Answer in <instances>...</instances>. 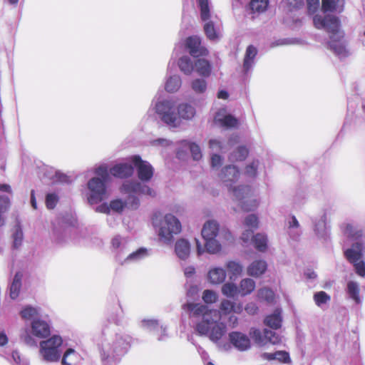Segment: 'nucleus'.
<instances>
[{"mask_svg": "<svg viewBox=\"0 0 365 365\" xmlns=\"http://www.w3.org/2000/svg\"><path fill=\"white\" fill-rule=\"evenodd\" d=\"M183 309L192 312L194 316H201V319L195 324V331L201 336H207L220 350L230 351L235 348L243 352L251 349L250 336L241 331H231L228 334L229 342L222 341L227 332V327L221 322L222 316L219 310L209 309L207 306L200 303H187L183 305Z\"/></svg>", "mask_w": 365, "mask_h": 365, "instance_id": "obj_1", "label": "nucleus"}, {"mask_svg": "<svg viewBox=\"0 0 365 365\" xmlns=\"http://www.w3.org/2000/svg\"><path fill=\"white\" fill-rule=\"evenodd\" d=\"M239 173L235 166L225 165L222 169L220 178L228 188L232 200L237 207L245 212L252 211L259 205L256 197L255 190L249 185H235Z\"/></svg>", "mask_w": 365, "mask_h": 365, "instance_id": "obj_2", "label": "nucleus"}, {"mask_svg": "<svg viewBox=\"0 0 365 365\" xmlns=\"http://www.w3.org/2000/svg\"><path fill=\"white\" fill-rule=\"evenodd\" d=\"M178 205L170 206L171 212H155L151 217V223L159 240L164 244L170 245L175 235L182 232V224L174 213L180 212Z\"/></svg>", "mask_w": 365, "mask_h": 365, "instance_id": "obj_3", "label": "nucleus"}, {"mask_svg": "<svg viewBox=\"0 0 365 365\" xmlns=\"http://www.w3.org/2000/svg\"><path fill=\"white\" fill-rule=\"evenodd\" d=\"M313 23L317 29H324L330 34L329 46L336 53H340L344 50V46L341 45L337 46L335 43L344 37V35L340 32V21L338 17L332 15L324 16L316 15L313 18Z\"/></svg>", "mask_w": 365, "mask_h": 365, "instance_id": "obj_4", "label": "nucleus"}, {"mask_svg": "<svg viewBox=\"0 0 365 365\" xmlns=\"http://www.w3.org/2000/svg\"><path fill=\"white\" fill-rule=\"evenodd\" d=\"M108 179V172L106 168L100 167L96 170V176L88 182V201L91 205L97 204L108 197L106 183Z\"/></svg>", "mask_w": 365, "mask_h": 365, "instance_id": "obj_5", "label": "nucleus"}, {"mask_svg": "<svg viewBox=\"0 0 365 365\" xmlns=\"http://www.w3.org/2000/svg\"><path fill=\"white\" fill-rule=\"evenodd\" d=\"M63 339L59 335H53L39 343L38 354L47 363L58 362L62 355Z\"/></svg>", "mask_w": 365, "mask_h": 365, "instance_id": "obj_6", "label": "nucleus"}, {"mask_svg": "<svg viewBox=\"0 0 365 365\" xmlns=\"http://www.w3.org/2000/svg\"><path fill=\"white\" fill-rule=\"evenodd\" d=\"M51 334V325L49 323L42 319L35 318L30 324L29 333L21 335V340L28 346L36 345V341L33 337L37 339H46Z\"/></svg>", "mask_w": 365, "mask_h": 365, "instance_id": "obj_7", "label": "nucleus"}, {"mask_svg": "<svg viewBox=\"0 0 365 365\" xmlns=\"http://www.w3.org/2000/svg\"><path fill=\"white\" fill-rule=\"evenodd\" d=\"M201 235L203 239L219 237L224 238L225 241H232L231 232L227 230L220 229V224L214 220H209L204 223Z\"/></svg>", "mask_w": 365, "mask_h": 365, "instance_id": "obj_8", "label": "nucleus"}, {"mask_svg": "<svg viewBox=\"0 0 365 365\" xmlns=\"http://www.w3.org/2000/svg\"><path fill=\"white\" fill-rule=\"evenodd\" d=\"M363 246L359 242H356L345 252L346 259L354 264L355 271L360 277H365V263L361 260Z\"/></svg>", "mask_w": 365, "mask_h": 365, "instance_id": "obj_9", "label": "nucleus"}, {"mask_svg": "<svg viewBox=\"0 0 365 365\" xmlns=\"http://www.w3.org/2000/svg\"><path fill=\"white\" fill-rule=\"evenodd\" d=\"M123 192L132 195H141L154 197L156 196V192L149 185L140 183L138 181H126L122 187Z\"/></svg>", "mask_w": 365, "mask_h": 365, "instance_id": "obj_10", "label": "nucleus"}, {"mask_svg": "<svg viewBox=\"0 0 365 365\" xmlns=\"http://www.w3.org/2000/svg\"><path fill=\"white\" fill-rule=\"evenodd\" d=\"M185 48L194 58L205 56L208 54V50L201 43V39L197 36H190L185 39Z\"/></svg>", "mask_w": 365, "mask_h": 365, "instance_id": "obj_11", "label": "nucleus"}, {"mask_svg": "<svg viewBox=\"0 0 365 365\" xmlns=\"http://www.w3.org/2000/svg\"><path fill=\"white\" fill-rule=\"evenodd\" d=\"M156 112L160 115L162 120L168 125L176 127L178 117L169 101H163L157 103Z\"/></svg>", "mask_w": 365, "mask_h": 365, "instance_id": "obj_12", "label": "nucleus"}, {"mask_svg": "<svg viewBox=\"0 0 365 365\" xmlns=\"http://www.w3.org/2000/svg\"><path fill=\"white\" fill-rule=\"evenodd\" d=\"M205 279L207 283L211 285H220L223 284L227 279V271L224 267L220 266H211L207 272Z\"/></svg>", "mask_w": 365, "mask_h": 365, "instance_id": "obj_13", "label": "nucleus"}, {"mask_svg": "<svg viewBox=\"0 0 365 365\" xmlns=\"http://www.w3.org/2000/svg\"><path fill=\"white\" fill-rule=\"evenodd\" d=\"M267 269V263L264 259H256L252 262L246 269L248 276L259 277L263 275Z\"/></svg>", "mask_w": 365, "mask_h": 365, "instance_id": "obj_14", "label": "nucleus"}, {"mask_svg": "<svg viewBox=\"0 0 365 365\" xmlns=\"http://www.w3.org/2000/svg\"><path fill=\"white\" fill-rule=\"evenodd\" d=\"M227 271V277L230 280L240 277L244 272L243 264L237 260H228L225 264L224 267Z\"/></svg>", "mask_w": 365, "mask_h": 365, "instance_id": "obj_15", "label": "nucleus"}, {"mask_svg": "<svg viewBox=\"0 0 365 365\" xmlns=\"http://www.w3.org/2000/svg\"><path fill=\"white\" fill-rule=\"evenodd\" d=\"M178 143L180 145V148L177 152L178 157L180 156L181 153L184 151V149H188L192 154V160H200L202 158L200 148L195 143L190 142L187 140H182Z\"/></svg>", "mask_w": 365, "mask_h": 365, "instance_id": "obj_16", "label": "nucleus"}, {"mask_svg": "<svg viewBox=\"0 0 365 365\" xmlns=\"http://www.w3.org/2000/svg\"><path fill=\"white\" fill-rule=\"evenodd\" d=\"M140 204V200L138 197H130L127 202H124L120 199L113 200L110 202V210L114 212H120L123 210L124 207L128 205L132 209H136Z\"/></svg>", "mask_w": 365, "mask_h": 365, "instance_id": "obj_17", "label": "nucleus"}, {"mask_svg": "<svg viewBox=\"0 0 365 365\" xmlns=\"http://www.w3.org/2000/svg\"><path fill=\"white\" fill-rule=\"evenodd\" d=\"M138 178L143 181L150 180L153 175V168L148 161H134Z\"/></svg>", "mask_w": 365, "mask_h": 365, "instance_id": "obj_18", "label": "nucleus"}, {"mask_svg": "<svg viewBox=\"0 0 365 365\" xmlns=\"http://www.w3.org/2000/svg\"><path fill=\"white\" fill-rule=\"evenodd\" d=\"M175 253L177 257L182 260L187 259L190 254V244L188 240L180 238L175 244Z\"/></svg>", "mask_w": 365, "mask_h": 365, "instance_id": "obj_19", "label": "nucleus"}, {"mask_svg": "<svg viewBox=\"0 0 365 365\" xmlns=\"http://www.w3.org/2000/svg\"><path fill=\"white\" fill-rule=\"evenodd\" d=\"M203 240H205L206 252L212 255L219 253L222 250V244L229 242L225 241L224 238H220L219 237H210Z\"/></svg>", "mask_w": 365, "mask_h": 365, "instance_id": "obj_20", "label": "nucleus"}, {"mask_svg": "<svg viewBox=\"0 0 365 365\" xmlns=\"http://www.w3.org/2000/svg\"><path fill=\"white\" fill-rule=\"evenodd\" d=\"M237 285L239 295L241 297L251 294L256 288L255 281L250 277L242 279Z\"/></svg>", "mask_w": 365, "mask_h": 365, "instance_id": "obj_21", "label": "nucleus"}, {"mask_svg": "<svg viewBox=\"0 0 365 365\" xmlns=\"http://www.w3.org/2000/svg\"><path fill=\"white\" fill-rule=\"evenodd\" d=\"M260 357L264 360H276L281 363L290 364L291 359L288 352L285 351H277L274 353L264 352L261 354Z\"/></svg>", "mask_w": 365, "mask_h": 365, "instance_id": "obj_22", "label": "nucleus"}, {"mask_svg": "<svg viewBox=\"0 0 365 365\" xmlns=\"http://www.w3.org/2000/svg\"><path fill=\"white\" fill-rule=\"evenodd\" d=\"M344 0H322V10L324 12L336 11L341 13L344 11Z\"/></svg>", "mask_w": 365, "mask_h": 365, "instance_id": "obj_23", "label": "nucleus"}, {"mask_svg": "<svg viewBox=\"0 0 365 365\" xmlns=\"http://www.w3.org/2000/svg\"><path fill=\"white\" fill-rule=\"evenodd\" d=\"M133 173V168L128 163H121L113 167L110 173L117 178H123L131 175Z\"/></svg>", "mask_w": 365, "mask_h": 365, "instance_id": "obj_24", "label": "nucleus"}, {"mask_svg": "<svg viewBox=\"0 0 365 365\" xmlns=\"http://www.w3.org/2000/svg\"><path fill=\"white\" fill-rule=\"evenodd\" d=\"M257 54V50L253 45H250L247 47L243 61V68L246 73L252 68Z\"/></svg>", "mask_w": 365, "mask_h": 365, "instance_id": "obj_25", "label": "nucleus"}, {"mask_svg": "<svg viewBox=\"0 0 365 365\" xmlns=\"http://www.w3.org/2000/svg\"><path fill=\"white\" fill-rule=\"evenodd\" d=\"M314 231L319 237H324L328 234L327 225V216L322 215L319 218L315 219L314 222Z\"/></svg>", "mask_w": 365, "mask_h": 365, "instance_id": "obj_26", "label": "nucleus"}, {"mask_svg": "<svg viewBox=\"0 0 365 365\" xmlns=\"http://www.w3.org/2000/svg\"><path fill=\"white\" fill-rule=\"evenodd\" d=\"M282 310L277 309L272 314L268 315L264 319V324L272 329H277L281 327L282 318Z\"/></svg>", "mask_w": 365, "mask_h": 365, "instance_id": "obj_27", "label": "nucleus"}, {"mask_svg": "<svg viewBox=\"0 0 365 365\" xmlns=\"http://www.w3.org/2000/svg\"><path fill=\"white\" fill-rule=\"evenodd\" d=\"M196 72L201 76L207 78L211 74L212 68L210 62L204 58H199L195 62Z\"/></svg>", "mask_w": 365, "mask_h": 365, "instance_id": "obj_28", "label": "nucleus"}, {"mask_svg": "<svg viewBox=\"0 0 365 365\" xmlns=\"http://www.w3.org/2000/svg\"><path fill=\"white\" fill-rule=\"evenodd\" d=\"M253 244L257 250L265 252L268 248V238L264 233L258 232L253 237Z\"/></svg>", "mask_w": 365, "mask_h": 365, "instance_id": "obj_29", "label": "nucleus"}, {"mask_svg": "<svg viewBox=\"0 0 365 365\" xmlns=\"http://www.w3.org/2000/svg\"><path fill=\"white\" fill-rule=\"evenodd\" d=\"M346 292L349 297L356 304H360L361 302V299L359 294L360 287L358 282L353 280L349 281L346 285Z\"/></svg>", "mask_w": 365, "mask_h": 365, "instance_id": "obj_30", "label": "nucleus"}, {"mask_svg": "<svg viewBox=\"0 0 365 365\" xmlns=\"http://www.w3.org/2000/svg\"><path fill=\"white\" fill-rule=\"evenodd\" d=\"M178 65L180 71L187 76L191 75L194 71L195 64H193L190 58L187 56L180 57Z\"/></svg>", "mask_w": 365, "mask_h": 365, "instance_id": "obj_31", "label": "nucleus"}, {"mask_svg": "<svg viewBox=\"0 0 365 365\" xmlns=\"http://www.w3.org/2000/svg\"><path fill=\"white\" fill-rule=\"evenodd\" d=\"M21 277L22 276L21 274H16L10 285L9 296L12 299H16L20 294L21 288Z\"/></svg>", "mask_w": 365, "mask_h": 365, "instance_id": "obj_32", "label": "nucleus"}, {"mask_svg": "<svg viewBox=\"0 0 365 365\" xmlns=\"http://www.w3.org/2000/svg\"><path fill=\"white\" fill-rule=\"evenodd\" d=\"M221 292L222 294L229 298H233L239 295L238 285L232 282H224L222 284Z\"/></svg>", "mask_w": 365, "mask_h": 365, "instance_id": "obj_33", "label": "nucleus"}, {"mask_svg": "<svg viewBox=\"0 0 365 365\" xmlns=\"http://www.w3.org/2000/svg\"><path fill=\"white\" fill-rule=\"evenodd\" d=\"M40 314V309L36 307L26 305L22 308L19 314L21 319L30 320L34 317H37Z\"/></svg>", "mask_w": 365, "mask_h": 365, "instance_id": "obj_34", "label": "nucleus"}, {"mask_svg": "<svg viewBox=\"0 0 365 365\" xmlns=\"http://www.w3.org/2000/svg\"><path fill=\"white\" fill-rule=\"evenodd\" d=\"M148 255V251L145 248H140L135 252L130 254L123 261L121 262L122 264H125L131 262H136Z\"/></svg>", "mask_w": 365, "mask_h": 365, "instance_id": "obj_35", "label": "nucleus"}, {"mask_svg": "<svg viewBox=\"0 0 365 365\" xmlns=\"http://www.w3.org/2000/svg\"><path fill=\"white\" fill-rule=\"evenodd\" d=\"M178 110L180 117L186 120L192 119L195 115V109L187 103L179 105Z\"/></svg>", "mask_w": 365, "mask_h": 365, "instance_id": "obj_36", "label": "nucleus"}, {"mask_svg": "<svg viewBox=\"0 0 365 365\" xmlns=\"http://www.w3.org/2000/svg\"><path fill=\"white\" fill-rule=\"evenodd\" d=\"M249 334L257 345L263 346L267 344V340L264 336V330L262 332L259 329L251 328Z\"/></svg>", "mask_w": 365, "mask_h": 365, "instance_id": "obj_37", "label": "nucleus"}, {"mask_svg": "<svg viewBox=\"0 0 365 365\" xmlns=\"http://www.w3.org/2000/svg\"><path fill=\"white\" fill-rule=\"evenodd\" d=\"M79 358L78 354L72 348L68 349L63 354L61 359L62 365H72Z\"/></svg>", "mask_w": 365, "mask_h": 365, "instance_id": "obj_38", "label": "nucleus"}, {"mask_svg": "<svg viewBox=\"0 0 365 365\" xmlns=\"http://www.w3.org/2000/svg\"><path fill=\"white\" fill-rule=\"evenodd\" d=\"M11 201L9 197L0 195V227L5 222L4 214L9 210Z\"/></svg>", "mask_w": 365, "mask_h": 365, "instance_id": "obj_39", "label": "nucleus"}, {"mask_svg": "<svg viewBox=\"0 0 365 365\" xmlns=\"http://www.w3.org/2000/svg\"><path fill=\"white\" fill-rule=\"evenodd\" d=\"M181 86V79L178 76L170 77L166 83L165 88L168 92L173 93L177 91Z\"/></svg>", "mask_w": 365, "mask_h": 365, "instance_id": "obj_40", "label": "nucleus"}, {"mask_svg": "<svg viewBox=\"0 0 365 365\" xmlns=\"http://www.w3.org/2000/svg\"><path fill=\"white\" fill-rule=\"evenodd\" d=\"M257 297L259 300H264L268 303H272L274 299V294L272 289L263 287L257 291Z\"/></svg>", "mask_w": 365, "mask_h": 365, "instance_id": "obj_41", "label": "nucleus"}, {"mask_svg": "<svg viewBox=\"0 0 365 365\" xmlns=\"http://www.w3.org/2000/svg\"><path fill=\"white\" fill-rule=\"evenodd\" d=\"M344 234L349 238L357 239L362 236V230H357L354 225L351 224H346L343 227Z\"/></svg>", "mask_w": 365, "mask_h": 365, "instance_id": "obj_42", "label": "nucleus"}, {"mask_svg": "<svg viewBox=\"0 0 365 365\" xmlns=\"http://www.w3.org/2000/svg\"><path fill=\"white\" fill-rule=\"evenodd\" d=\"M269 0H252L250 6L253 12L262 13L267 10Z\"/></svg>", "mask_w": 365, "mask_h": 365, "instance_id": "obj_43", "label": "nucleus"}, {"mask_svg": "<svg viewBox=\"0 0 365 365\" xmlns=\"http://www.w3.org/2000/svg\"><path fill=\"white\" fill-rule=\"evenodd\" d=\"M259 218L255 214H250L245 217L242 222V227L256 230L259 227Z\"/></svg>", "mask_w": 365, "mask_h": 365, "instance_id": "obj_44", "label": "nucleus"}, {"mask_svg": "<svg viewBox=\"0 0 365 365\" xmlns=\"http://www.w3.org/2000/svg\"><path fill=\"white\" fill-rule=\"evenodd\" d=\"M202 21H205L210 17L208 0H197Z\"/></svg>", "mask_w": 365, "mask_h": 365, "instance_id": "obj_45", "label": "nucleus"}, {"mask_svg": "<svg viewBox=\"0 0 365 365\" xmlns=\"http://www.w3.org/2000/svg\"><path fill=\"white\" fill-rule=\"evenodd\" d=\"M330 299V296L324 291L317 292L314 294V301L319 307L328 303Z\"/></svg>", "mask_w": 365, "mask_h": 365, "instance_id": "obj_46", "label": "nucleus"}, {"mask_svg": "<svg viewBox=\"0 0 365 365\" xmlns=\"http://www.w3.org/2000/svg\"><path fill=\"white\" fill-rule=\"evenodd\" d=\"M202 299L206 304H213L217 301L218 295L214 290L205 289L202 292Z\"/></svg>", "mask_w": 365, "mask_h": 365, "instance_id": "obj_47", "label": "nucleus"}, {"mask_svg": "<svg viewBox=\"0 0 365 365\" xmlns=\"http://www.w3.org/2000/svg\"><path fill=\"white\" fill-rule=\"evenodd\" d=\"M192 90L198 93H202L206 91L207 82L204 79H195L191 84Z\"/></svg>", "mask_w": 365, "mask_h": 365, "instance_id": "obj_48", "label": "nucleus"}, {"mask_svg": "<svg viewBox=\"0 0 365 365\" xmlns=\"http://www.w3.org/2000/svg\"><path fill=\"white\" fill-rule=\"evenodd\" d=\"M222 125L227 128H235L238 125V120L233 115L228 114L225 115L221 120Z\"/></svg>", "mask_w": 365, "mask_h": 365, "instance_id": "obj_49", "label": "nucleus"}, {"mask_svg": "<svg viewBox=\"0 0 365 365\" xmlns=\"http://www.w3.org/2000/svg\"><path fill=\"white\" fill-rule=\"evenodd\" d=\"M264 336L267 340V343L278 344L282 342V338L278 334L267 329H264Z\"/></svg>", "mask_w": 365, "mask_h": 365, "instance_id": "obj_50", "label": "nucleus"}, {"mask_svg": "<svg viewBox=\"0 0 365 365\" xmlns=\"http://www.w3.org/2000/svg\"><path fill=\"white\" fill-rule=\"evenodd\" d=\"M204 31L207 37L210 40H215L217 38L214 24L212 21L206 23L204 26Z\"/></svg>", "mask_w": 365, "mask_h": 365, "instance_id": "obj_51", "label": "nucleus"}, {"mask_svg": "<svg viewBox=\"0 0 365 365\" xmlns=\"http://www.w3.org/2000/svg\"><path fill=\"white\" fill-rule=\"evenodd\" d=\"M53 174L48 177L53 179V182H68L71 181L70 178L60 171H53Z\"/></svg>", "mask_w": 365, "mask_h": 365, "instance_id": "obj_52", "label": "nucleus"}, {"mask_svg": "<svg viewBox=\"0 0 365 365\" xmlns=\"http://www.w3.org/2000/svg\"><path fill=\"white\" fill-rule=\"evenodd\" d=\"M127 243V239L122 237L120 236H115L112 239V247L115 250H119L120 251L123 250Z\"/></svg>", "mask_w": 365, "mask_h": 365, "instance_id": "obj_53", "label": "nucleus"}, {"mask_svg": "<svg viewBox=\"0 0 365 365\" xmlns=\"http://www.w3.org/2000/svg\"><path fill=\"white\" fill-rule=\"evenodd\" d=\"M243 230L240 235V240L242 241L243 243L247 244L250 242L251 240H253L254 235V230L250 228L247 227H242Z\"/></svg>", "mask_w": 365, "mask_h": 365, "instance_id": "obj_54", "label": "nucleus"}, {"mask_svg": "<svg viewBox=\"0 0 365 365\" xmlns=\"http://www.w3.org/2000/svg\"><path fill=\"white\" fill-rule=\"evenodd\" d=\"M58 202V196L55 193H48L46 197V205L48 209H53Z\"/></svg>", "mask_w": 365, "mask_h": 365, "instance_id": "obj_55", "label": "nucleus"}, {"mask_svg": "<svg viewBox=\"0 0 365 365\" xmlns=\"http://www.w3.org/2000/svg\"><path fill=\"white\" fill-rule=\"evenodd\" d=\"M14 247L18 248L23 240V232L19 227H16L13 234Z\"/></svg>", "mask_w": 365, "mask_h": 365, "instance_id": "obj_56", "label": "nucleus"}, {"mask_svg": "<svg viewBox=\"0 0 365 365\" xmlns=\"http://www.w3.org/2000/svg\"><path fill=\"white\" fill-rule=\"evenodd\" d=\"M142 327L147 329H158V331H160L162 333L164 334L165 331V329H163L162 327L160 328L158 327V322L155 320H143L142 321Z\"/></svg>", "mask_w": 365, "mask_h": 365, "instance_id": "obj_57", "label": "nucleus"}, {"mask_svg": "<svg viewBox=\"0 0 365 365\" xmlns=\"http://www.w3.org/2000/svg\"><path fill=\"white\" fill-rule=\"evenodd\" d=\"M232 302L228 299H223L220 306V310L225 314H228L232 312Z\"/></svg>", "mask_w": 365, "mask_h": 365, "instance_id": "obj_58", "label": "nucleus"}, {"mask_svg": "<svg viewBox=\"0 0 365 365\" xmlns=\"http://www.w3.org/2000/svg\"><path fill=\"white\" fill-rule=\"evenodd\" d=\"M114 351L117 353H121L127 349L128 344L122 338L117 339L114 344Z\"/></svg>", "mask_w": 365, "mask_h": 365, "instance_id": "obj_59", "label": "nucleus"}, {"mask_svg": "<svg viewBox=\"0 0 365 365\" xmlns=\"http://www.w3.org/2000/svg\"><path fill=\"white\" fill-rule=\"evenodd\" d=\"M257 161H250V163L246 165L245 173L247 175L250 177L255 175L257 168Z\"/></svg>", "mask_w": 365, "mask_h": 365, "instance_id": "obj_60", "label": "nucleus"}, {"mask_svg": "<svg viewBox=\"0 0 365 365\" xmlns=\"http://www.w3.org/2000/svg\"><path fill=\"white\" fill-rule=\"evenodd\" d=\"M258 309L259 308L257 305L252 302H248L245 307V310L250 315L256 314L258 312Z\"/></svg>", "mask_w": 365, "mask_h": 365, "instance_id": "obj_61", "label": "nucleus"}, {"mask_svg": "<svg viewBox=\"0 0 365 365\" xmlns=\"http://www.w3.org/2000/svg\"><path fill=\"white\" fill-rule=\"evenodd\" d=\"M249 154V150L245 146H239L236 150V155L239 160H245Z\"/></svg>", "mask_w": 365, "mask_h": 365, "instance_id": "obj_62", "label": "nucleus"}, {"mask_svg": "<svg viewBox=\"0 0 365 365\" xmlns=\"http://www.w3.org/2000/svg\"><path fill=\"white\" fill-rule=\"evenodd\" d=\"M96 211L101 213H109L110 211V204L103 203L96 208Z\"/></svg>", "mask_w": 365, "mask_h": 365, "instance_id": "obj_63", "label": "nucleus"}, {"mask_svg": "<svg viewBox=\"0 0 365 365\" xmlns=\"http://www.w3.org/2000/svg\"><path fill=\"white\" fill-rule=\"evenodd\" d=\"M195 273V269L193 266H187L184 269V274L186 277H192Z\"/></svg>", "mask_w": 365, "mask_h": 365, "instance_id": "obj_64", "label": "nucleus"}]
</instances>
